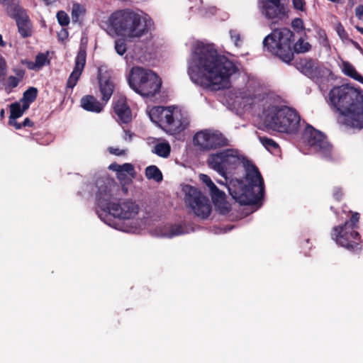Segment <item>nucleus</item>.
I'll use <instances>...</instances> for the list:
<instances>
[{"label":"nucleus","instance_id":"29","mask_svg":"<svg viewBox=\"0 0 363 363\" xmlns=\"http://www.w3.org/2000/svg\"><path fill=\"white\" fill-rule=\"evenodd\" d=\"M209 194L213 204H223L225 201L226 195L225 192L220 190L216 186L213 189L209 190Z\"/></svg>","mask_w":363,"mask_h":363},{"label":"nucleus","instance_id":"46","mask_svg":"<svg viewBox=\"0 0 363 363\" xmlns=\"http://www.w3.org/2000/svg\"><path fill=\"white\" fill-rule=\"evenodd\" d=\"M19 83V79L16 77H9L8 79V84L11 87H16Z\"/></svg>","mask_w":363,"mask_h":363},{"label":"nucleus","instance_id":"52","mask_svg":"<svg viewBox=\"0 0 363 363\" xmlns=\"http://www.w3.org/2000/svg\"><path fill=\"white\" fill-rule=\"evenodd\" d=\"M24 64H26L27 65V67L30 69H35L37 70V67H35V62H30V61H26L24 62Z\"/></svg>","mask_w":363,"mask_h":363},{"label":"nucleus","instance_id":"56","mask_svg":"<svg viewBox=\"0 0 363 363\" xmlns=\"http://www.w3.org/2000/svg\"><path fill=\"white\" fill-rule=\"evenodd\" d=\"M355 28L363 35V28L359 26H356Z\"/></svg>","mask_w":363,"mask_h":363},{"label":"nucleus","instance_id":"38","mask_svg":"<svg viewBox=\"0 0 363 363\" xmlns=\"http://www.w3.org/2000/svg\"><path fill=\"white\" fill-rule=\"evenodd\" d=\"M115 49L116 52L122 55L126 52V44L122 40H118L115 43Z\"/></svg>","mask_w":363,"mask_h":363},{"label":"nucleus","instance_id":"42","mask_svg":"<svg viewBox=\"0 0 363 363\" xmlns=\"http://www.w3.org/2000/svg\"><path fill=\"white\" fill-rule=\"evenodd\" d=\"M336 31L338 35L342 39L346 40L348 38V35L341 23H337L336 26Z\"/></svg>","mask_w":363,"mask_h":363},{"label":"nucleus","instance_id":"34","mask_svg":"<svg viewBox=\"0 0 363 363\" xmlns=\"http://www.w3.org/2000/svg\"><path fill=\"white\" fill-rule=\"evenodd\" d=\"M10 118H18L23 113V110H21V105L18 103L12 104L10 106Z\"/></svg>","mask_w":363,"mask_h":363},{"label":"nucleus","instance_id":"15","mask_svg":"<svg viewBox=\"0 0 363 363\" xmlns=\"http://www.w3.org/2000/svg\"><path fill=\"white\" fill-rule=\"evenodd\" d=\"M169 115V118L165 120L162 126L170 134H178L189 125L188 119L174 108L171 109Z\"/></svg>","mask_w":363,"mask_h":363},{"label":"nucleus","instance_id":"4","mask_svg":"<svg viewBox=\"0 0 363 363\" xmlns=\"http://www.w3.org/2000/svg\"><path fill=\"white\" fill-rule=\"evenodd\" d=\"M343 212L350 216L343 225L333 228L331 236L337 244L349 250H355L359 248L360 235L357 232L360 215L357 212L343 210Z\"/></svg>","mask_w":363,"mask_h":363},{"label":"nucleus","instance_id":"57","mask_svg":"<svg viewBox=\"0 0 363 363\" xmlns=\"http://www.w3.org/2000/svg\"><path fill=\"white\" fill-rule=\"evenodd\" d=\"M0 45L4 47L5 46V43L2 40V36L0 35Z\"/></svg>","mask_w":363,"mask_h":363},{"label":"nucleus","instance_id":"17","mask_svg":"<svg viewBox=\"0 0 363 363\" xmlns=\"http://www.w3.org/2000/svg\"><path fill=\"white\" fill-rule=\"evenodd\" d=\"M182 191L188 204H207L208 197L198 188L187 184L183 186Z\"/></svg>","mask_w":363,"mask_h":363},{"label":"nucleus","instance_id":"11","mask_svg":"<svg viewBox=\"0 0 363 363\" xmlns=\"http://www.w3.org/2000/svg\"><path fill=\"white\" fill-rule=\"evenodd\" d=\"M140 206H97L95 211L99 218L111 225L112 218L130 219L139 213Z\"/></svg>","mask_w":363,"mask_h":363},{"label":"nucleus","instance_id":"25","mask_svg":"<svg viewBox=\"0 0 363 363\" xmlns=\"http://www.w3.org/2000/svg\"><path fill=\"white\" fill-rule=\"evenodd\" d=\"M82 107L89 111L99 113L103 109V105L93 96H86L81 99Z\"/></svg>","mask_w":363,"mask_h":363},{"label":"nucleus","instance_id":"21","mask_svg":"<svg viewBox=\"0 0 363 363\" xmlns=\"http://www.w3.org/2000/svg\"><path fill=\"white\" fill-rule=\"evenodd\" d=\"M189 216L199 220L207 219L211 213L212 206H185Z\"/></svg>","mask_w":363,"mask_h":363},{"label":"nucleus","instance_id":"13","mask_svg":"<svg viewBox=\"0 0 363 363\" xmlns=\"http://www.w3.org/2000/svg\"><path fill=\"white\" fill-rule=\"evenodd\" d=\"M303 138L308 145L316 151L327 155L330 150V145L325 136L319 130L312 126H307L303 133Z\"/></svg>","mask_w":363,"mask_h":363},{"label":"nucleus","instance_id":"41","mask_svg":"<svg viewBox=\"0 0 363 363\" xmlns=\"http://www.w3.org/2000/svg\"><path fill=\"white\" fill-rule=\"evenodd\" d=\"M83 13V9L78 4L73 6L72 11V21L77 22L78 21L79 16Z\"/></svg>","mask_w":363,"mask_h":363},{"label":"nucleus","instance_id":"9","mask_svg":"<svg viewBox=\"0 0 363 363\" xmlns=\"http://www.w3.org/2000/svg\"><path fill=\"white\" fill-rule=\"evenodd\" d=\"M242 157L238 150L227 149L218 153L211 154L207 160L208 167L223 177L226 172L235 169L242 161Z\"/></svg>","mask_w":363,"mask_h":363},{"label":"nucleus","instance_id":"30","mask_svg":"<svg viewBox=\"0 0 363 363\" xmlns=\"http://www.w3.org/2000/svg\"><path fill=\"white\" fill-rule=\"evenodd\" d=\"M145 176L148 179H153L157 182L162 180L161 171L155 165L149 166L145 169Z\"/></svg>","mask_w":363,"mask_h":363},{"label":"nucleus","instance_id":"43","mask_svg":"<svg viewBox=\"0 0 363 363\" xmlns=\"http://www.w3.org/2000/svg\"><path fill=\"white\" fill-rule=\"evenodd\" d=\"M6 61L1 55H0V81L2 77L6 74Z\"/></svg>","mask_w":363,"mask_h":363},{"label":"nucleus","instance_id":"26","mask_svg":"<svg viewBox=\"0 0 363 363\" xmlns=\"http://www.w3.org/2000/svg\"><path fill=\"white\" fill-rule=\"evenodd\" d=\"M143 207V209L141 211H145V215H143L142 218L151 220H157L162 218V214L159 213L158 207L159 206H141Z\"/></svg>","mask_w":363,"mask_h":363},{"label":"nucleus","instance_id":"36","mask_svg":"<svg viewBox=\"0 0 363 363\" xmlns=\"http://www.w3.org/2000/svg\"><path fill=\"white\" fill-rule=\"evenodd\" d=\"M57 18L59 23L62 26H67L69 23V18L65 11H58L57 13Z\"/></svg>","mask_w":363,"mask_h":363},{"label":"nucleus","instance_id":"16","mask_svg":"<svg viewBox=\"0 0 363 363\" xmlns=\"http://www.w3.org/2000/svg\"><path fill=\"white\" fill-rule=\"evenodd\" d=\"M98 79L100 92L102 95V101L106 103L114 90V84L106 67L101 66L98 69Z\"/></svg>","mask_w":363,"mask_h":363},{"label":"nucleus","instance_id":"59","mask_svg":"<svg viewBox=\"0 0 363 363\" xmlns=\"http://www.w3.org/2000/svg\"><path fill=\"white\" fill-rule=\"evenodd\" d=\"M352 43H353V44L354 45V46H356V47H357V48H359V45H358V43H354V42H353V41H352Z\"/></svg>","mask_w":363,"mask_h":363},{"label":"nucleus","instance_id":"53","mask_svg":"<svg viewBox=\"0 0 363 363\" xmlns=\"http://www.w3.org/2000/svg\"><path fill=\"white\" fill-rule=\"evenodd\" d=\"M16 74L17 78L19 79V81H20L21 79H23L25 72L22 69H18V70L16 71Z\"/></svg>","mask_w":363,"mask_h":363},{"label":"nucleus","instance_id":"48","mask_svg":"<svg viewBox=\"0 0 363 363\" xmlns=\"http://www.w3.org/2000/svg\"><path fill=\"white\" fill-rule=\"evenodd\" d=\"M355 15L359 20L363 18V5H359L356 7Z\"/></svg>","mask_w":363,"mask_h":363},{"label":"nucleus","instance_id":"44","mask_svg":"<svg viewBox=\"0 0 363 363\" xmlns=\"http://www.w3.org/2000/svg\"><path fill=\"white\" fill-rule=\"evenodd\" d=\"M0 4L6 6L7 13L9 14V9L13 6H20L18 2H15L14 0H0Z\"/></svg>","mask_w":363,"mask_h":363},{"label":"nucleus","instance_id":"27","mask_svg":"<svg viewBox=\"0 0 363 363\" xmlns=\"http://www.w3.org/2000/svg\"><path fill=\"white\" fill-rule=\"evenodd\" d=\"M189 231L186 228L183 226L182 224H174L169 226V229L167 232L163 233V235L167 238H172L174 236L181 235L185 233H188Z\"/></svg>","mask_w":363,"mask_h":363},{"label":"nucleus","instance_id":"58","mask_svg":"<svg viewBox=\"0 0 363 363\" xmlns=\"http://www.w3.org/2000/svg\"><path fill=\"white\" fill-rule=\"evenodd\" d=\"M122 190H123V191L125 194H126V193L128 192V188H127L126 186H122Z\"/></svg>","mask_w":363,"mask_h":363},{"label":"nucleus","instance_id":"39","mask_svg":"<svg viewBox=\"0 0 363 363\" xmlns=\"http://www.w3.org/2000/svg\"><path fill=\"white\" fill-rule=\"evenodd\" d=\"M199 177V179L208 186L209 190L213 189L216 186V184L208 175L205 174H200Z\"/></svg>","mask_w":363,"mask_h":363},{"label":"nucleus","instance_id":"1","mask_svg":"<svg viewBox=\"0 0 363 363\" xmlns=\"http://www.w3.org/2000/svg\"><path fill=\"white\" fill-rule=\"evenodd\" d=\"M236 69L232 62L219 55L211 45L198 43L192 50L188 73L195 84L218 91L230 87V78Z\"/></svg>","mask_w":363,"mask_h":363},{"label":"nucleus","instance_id":"18","mask_svg":"<svg viewBox=\"0 0 363 363\" xmlns=\"http://www.w3.org/2000/svg\"><path fill=\"white\" fill-rule=\"evenodd\" d=\"M86 62V52L84 50L80 49L77 53L76 60H75V67L74 70L71 73L67 83V86L69 88H73L77 83L78 79H79L83 69L84 67Z\"/></svg>","mask_w":363,"mask_h":363},{"label":"nucleus","instance_id":"40","mask_svg":"<svg viewBox=\"0 0 363 363\" xmlns=\"http://www.w3.org/2000/svg\"><path fill=\"white\" fill-rule=\"evenodd\" d=\"M230 38L232 41H233L236 47H240L242 44V40H240V35L236 30H230Z\"/></svg>","mask_w":363,"mask_h":363},{"label":"nucleus","instance_id":"47","mask_svg":"<svg viewBox=\"0 0 363 363\" xmlns=\"http://www.w3.org/2000/svg\"><path fill=\"white\" fill-rule=\"evenodd\" d=\"M293 5L296 9L303 11L304 2L303 0H293Z\"/></svg>","mask_w":363,"mask_h":363},{"label":"nucleus","instance_id":"32","mask_svg":"<svg viewBox=\"0 0 363 363\" xmlns=\"http://www.w3.org/2000/svg\"><path fill=\"white\" fill-rule=\"evenodd\" d=\"M311 45L309 43L306 42L302 38H300L294 45V50L296 52L302 53L308 51Z\"/></svg>","mask_w":363,"mask_h":363},{"label":"nucleus","instance_id":"3","mask_svg":"<svg viewBox=\"0 0 363 363\" xmlns=\"http://www.w3.org/2000/svg\"><path fill=\"white\" fill-rule=\"evenodd\" d=\"M300 116L287 106H269L264 112V123L270 129L288 134L296 133L300 128Z\"/></svg>","mask_w":363,"mask_h":363},{"label":"nucleus","instance_id":"7","mask_svg":"<svg viewBox=\"0 0 363 363\" xmlns=\"http://www.w3.org/2000/svg\"><path fill=\"white\" fill-rule=\"evenodd\" d=\"M330 100L345 117L363 100V91L347 84L336 86L330 91Z\"/></svg>","mask_w":363,"mask_h":363},{"label":"nucleus","instance_id":"50","mask_svg":"<svg viewBox=\"0 0 363 363\" xmlns=\"http://www.w3.org/2000/svg\"><path fill=\"white\" fill-rule=\"evenodd\" d=\"M16 118H10V120H9V124H10V125H11L15 126V128H16V129H20V128H21L22 125H21V124H20V123H17V122L16 121Z\"/></svg>","mask_w":363,"mask_h":363},{"label":"nucleus","instance_id":"12","mask_svg":"<svg viewBox=\"0 0 363 363\" xmlns=\"http://www.w3.org/2000/svg\"><path fill=\"white\" fill-rule=\"evenodd\" d=\"M215 211L231 221L242 219L262 206H214Z\"/></svg>","mask_w":363,"mask_h":363},{"label":"nucleus","instance_id":"37","mask_svg":"<svg viewBox=\"0 0 363 363\" xmlns=\"http://www.w3.org/2000/svg\"><path fill=\"white\" fill-rule=\"evenodd\" d=\"M259 140L262 144L268 150L278 147V145L272 139L267 138L266 137H260Z\"/></svg>","mask_w":363,"mask_h":363},{"label":"nucleus","instance_id":"33","mask_svg":"<svg viewBox=\"0 0 363 363\" xmlns=\"http://www.w3.org/2000/svg\"><path fill=\"white\" fill-rule=\"evenodd\" d=\"M38 90L35 87H30L23 94V100L27 103L33 102L37 97Z\"/></svg>","mask_w":363,"mask_h":363},{"label":"nucleus","instance_id":"49","mask_svg":"<svg viewBox=\"0 0 363 363\" xmlns=\"http://www.w3.org/2000/svg\"><path fill=\"white\" fill-rule=\"evenodd\" d=\"M303 22L300 18H296L292 21V26L294 28H301Z\"/></svg>","mask_w":363,"mask_h":363},{"label":"nucleus","instance_id":"35","mask_svg":"<svg viewBox=\"0 0 363 363\" xmlns=\"http://www.w3.org/2000/svg\"><path fill=\"white\" fill-rule=\"evenodd\" d=\"M49 63V60H48V56L44 53H39L36 57L35 61V65L38 69H40L42 67Z\"/></svg>","mask_w":363,"mask_h":363},{"label":"nucleus","instance_id":"23","mask_svg":"<svg viewBox=\"0 0 363 363\" xmlns=\"http://www.w3.org/2000/svg\"><path fill=\"white\" fill-rule=\"evenodd\" d=\"M171 109V107L155 106L150 110L149 116L152 122L163 125L165 120L170 117Z\"/></svg>","mask_w":363,"mask_h":363},{"label":"nucleus","instance_id":"10","mask_svg":"<svg viewBox=\"0 0 363 363\" xmlns=\"http://www.w3.org/2000/svg\"><path fill=\"white\" fill-rule=\"evenodd\" d=\"M193 144L199 150L210 151L228 145V140L218 130L205 129L194 135Z\"/></svg>","mask_w":363,"mask_h":363},{"label":"nucleus","instance_id":"2","mask_svg":"<svg viewBox=\"0 0 363 363\" xmlns=\"http://www.w3.org/2000/svg\"><path fill=\"white\" fill-rule=\"evenodd\" d=\"M108 23L115 33L127 39L140 38L153 29L152 20L146 14L133 10H117L108 18Z\"/></svg>","mask_w":363,"mask_h":363},{"label":"nucleus","instance_id":"22","mask_svg":"<svg viewBox=\"0 0 363 363\" xmlns=\"http://www.w3.org/2000/svg\"><path fill=\"white\" fill-rule=\"evenodd\" d=\"M113 109L118 117L123 123H128L131 119V113L123 97L119 98L113 106Z\"/></svg>","mask_w":363,"mask_h":363},{"label":"nucleus","instance_id":"54","mask_svg":"<svg viewBox=\"0 0 363 363\" xmlns=\"http://www.w3.org/2000/svg\"><path fill=\"white\" fill-rule=\"evenodd\" d=\"M33 123L29 118H26L23 123V126H32Z\"/></svg>","mask_w":363,"mask_h":363},{"label":"nucleus","instance_id":"5","mask_svg":"<svg viewBox=\"0 0 363 363\" xmlns=\"http://www.w3.org/2000/svg\"><path fill=\"white\" fill-rule=\"evenodd\" d=\"M247 189L240 195L235 194L229 188V192L239 204H257L261 202L264 193V182L258 169L253 164L245 166Z\"/></svg>","mask_w":363,"mask_h":363},{"label":"nucleus","instance_id":"45","mask_svg":"<svg viewBox=\"0 0 363 363\" xmlns=\"http://www.w3.org/2000/svg\"><path fill=\"white\" fill-rule=\"evenodd\" d=\"M108 152L111 154H113V155H118V156H121V155H125V150H120L118 148H114V147H108Z\"/></svg>","mask_w":363,"mask_h":363},{"label":"nucleus","instance_id":"31","mask_svg":"<svg viewBox=\"0 0 363 363\" xmlns=\"http://www.w3.org/2000/svg\"><path fill=\"white\" fill-rule=\"evenodd\" d=\"M171 151V147L167 143L156 144L154 147V152L160 157L167 158Z\"/></svg>","mask_w":363,"mask_h":363},{"label":"nucleus","instance_id":"62","mask_svg":"<svg viewBox=\"0 0 363 363\" xmlns=\"http://www.w3.org/2000/svg\"><path fill=\"white\" fill-rule=\"evenodd\" d=\"M233 226H231L230 228H229V229H228V230H231V229H233Z\"/></svg>","mask_w":363,"mask_h":363},{"label":"nucleus","instance_id":"51","mask_svg":"<svg viewBox=\"0 0 363 363\" xmlns=\"http://www.w3.org/2000/svg\"><path fill=\"white\" fill-rule=\"evenodd\" d=\"M280 4V0H266L265 1H262L260 5L263 4Z\"/></svg>","mask_w":363,"mask_h":363},{"label":"nucleus","instance_id":"28","mask_svg":"<svg viewBox=\"0 0 363 363\" xmlns=\"http://www.w3.org/2000/svg\"><path fill=\"white\" fill-rule=\"evenodd\" d=\"M342 71L346 75L358 82H363V77L357 73L355 68L348 62H342Z\"/></svg>","mask_w":363,"mask_h":363},{"label":"nucleus","instance_id":"19","mask_svg":"<svg viewBox=\"0 0 363 363\" xmlns=\"http://www.w3.org/2000/svg\"><path fill=\"white\" fill-rule=\"evenodd\" d=\"M345 122L351 127L363 128V100L345 117Z\"/></svg>","mask_w":363,"mask_h":363},{"label":"nucleus","instance_id":"8","mask_svg":"<svg viewBox=\"0 0 363 363\" xmlns=\"http://www.w3.org/2000/svg\"><path fill=\"white\" fill-rule=\"evenodd\" d=\"M293 35V33L286 28L274 30L264 39V47L282 61L289 62L294 57L291 48Z\"/></svg>","mask_w":363,"mask_h":363},{"label":"nucleus","instance_id":"6","mask_svg":"<svg viewBox=\"0 0 363 363\" xmlns=\"http://www.w3.org/2000/svg\"><path fill=\"white\" fill-rule=\"evenodd\" d=\"M130 86L143 96H152L159 91L162 81L150 69L140 67L132 68L128 79Z\"/></svg>","mask_w":363,"mask_h":363},{"label":"nucleus","instance_id":"61","mask_svg":"<svg viewBox=\"0 0 363 363\" xmlns=\"http://www.w3.org/2000/svg\"><path fill=\"white\" fill-rule=\"evenodd\" d=\"M306 242H309V239H306Z\"/></svg>","mask_w":363,"mask_h":363},{"label":"nucleus","instance_id":"14","mask_svg":"<svg viewBox=\"0 0 363 363\" xmlns=\"http://www.w3.org/2000/svg\"><path fill=\"white\" fill-rule=\"evenodd\" d=\"M9 16L14 18L18 32L23 38L31 35V23L26 11L21 6H13L9 9Z\"/></svg>","mask_w":363,"mask_h":363},{"label":"nucleus","instance_id":"20","mask_svg":"<svg viewBox=\"0 0 363 363\" xmlns=\"http://www.w3.org/2000/svg\"><path fill=\"white\" fill-rule=\"evenodd\" d=\"M262 13L268 19L277 23L284 15V9L279 4H263L259 6Z\"/></svg>","mask_w":363,"mask_h":363},{"label":"nucleus","instance_id":"60","mask_svg":"<svg viewBox=\"0 0 363 363\" xmlns=\"http://www.w3.org/2000/svg\"><path fill=\"white\" fill-rule=\"evenodd\" d=\"M4 110L1 111V115H4Z\"/></svg>","mask_w":363,"mask_h":363},{"label":"nucleus","instance_id":"24","mask_svg":"<svg viewBox=\"0 0 363 363\" xmlns=\"http://www.w3.org/2000/svg\"><path fill=\"white\" fill-rule=\"evenodd\" d=\"M108 169L114 171L117 174V178L120 180L124 179L125 177V172L128 173L132 177L135 175V172L133 164L130 163H125L122 165L116 163H113L109 165Z\"/></svg>","mask_w":363,"mask_h":363},{"label":"nucleus","instance_id":"55","mask_svg":"<svg viewBox=\"0 0 363 363\" xmlns=\"http://www.w3.org/2000/svg\"><path fill=\"white\" fill-rule=\"evenodd\" d=\"M29 107V103H25L23 105V108H21V110H23V112L27 110Z\"/></svg>","mask_w":363,"mask_h":363}]
</instances>
